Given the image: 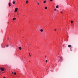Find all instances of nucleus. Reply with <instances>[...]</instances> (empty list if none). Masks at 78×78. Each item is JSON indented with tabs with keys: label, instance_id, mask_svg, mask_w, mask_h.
<instances>
[{
	"label": "nucleus",
	"instance_id": "a878e982",
	"mask_svg": "<svg viewBox=\"0 0 78 78\" xmlns=\"http://www.w3.org/2000/svg\"><path fill=\"white\" fill-rule=\"evenodd\" d=\"M12 74L14 73H13V72H12Z\"/></svg>",
	"mask_w": 78,
	"mask_h": 78
},
{
	"label": "nucleus",
	"instance_id": "bb28decb",
	"mask_svg": "<svg viewBox=\"0 0 78 78\" xmlns=\"http://www.w3.org/2000/svg\"><path fill=\"white\" fill-rule=\"evenodd\" d=\"M3 78H6V77H4Z\"/></svg>",
	"mask_w": 78,
	"mask_h": 78
},
{
	"label": "nucleus",
	"instance_id": "f3484780",
	"mask_svg": "<svg viewBox=\"0 0 78 78\" xmlns=\"http://www.w3.org/2000/svg\"><path fill=\"white\" fill-rule=\"evenodd\" d=\"M73 21H71V23H73Z\"/></svg>",
	"mask_w": 78,
	"mask_h": 78
},
{
	"label": "nucleus",
	"instance_id": "4468645a",
	"mask_svg": "<svg viewBox=\"0 0 78 78\" xmlns=\"http://www.w3.org/2000/svg\"><path fill=\"white\" fill-rule=\"evenodd\" d=\"M29 55L30 57H31V55H30V53L29 54Z\"/></svg>",
	"mask_w": 78,
	"mask_h": 78
},
{
	"label": "nucleus",
	"instance_id": "20e7f679",
	"mask_svg": "<svg viewBox=\"0 0 78 78\" xmlns=\"http://www.w3.org/2000/svg\"><path fill=\"white\" fill-rule=\"evenodd\" d=\"M19 48L20 50H22V48H21V47H19Z\"/></svg>",
	"mask_w": 78,
	"mask_h": 78
},
{
	"label": "nucleus",
	"instance_id": "423d86ee",
	"mask_svg": "<svg viewBox=\"0 0 78 78\" xmlns=\"http://www.w3.org/2000/svg\"><path fill=\"white\" fill-rule=\"evenodd\" d=\"M40 31H41V32H43V29H41L40 30Z\"/></svg>",
	"mask_w": 78,
	"mask_h": 78
},
{
	"label": "nucleus",
	"instance_id": "b1692460",
	"mask_svg": "<svg viewBox=\"0 0 78 78\" xmlns=\"http://www.w3.org/2000/svg\"><path fill=\"white\" fill-rule=\"evenodd\" d=\"M7 40L8 41H9V38H7Z\"/></svg>",
	"mask_w": 78,
	"mask_h": 78
},
{
	"label": "nucleus",
	"instance_id": "a211bd4d",
	"mask_svg": "<svg viewBox=\"0 0 78 78\" xmlns=\"http://www.w3.org/2000/svg\"><path fill=\"white\" fill-rule=\"evenodd\" d=\"M37 5H39V3L38 2H37Z\"/></svg>",
	"mask_w": 78,
	"mask_h": 78
},
{
	"label": "nucleus",
	"instance_id": "7ed1b4c3",
	"mask_svg": "<svg viewBox=\"0 0 78 78\" xmlns=\"http://www.w3.org/2000/svg\"><path fill=\"white\" fill-rule=\"evenodd\" d=\"M9 7H10L11 6V3H10V2L9 3Z\"/></svg>",
	"mask_w": 78,
	"mask_h": 78
},
{
	"label": "nucleus",
	"instance_id": "9b49d317",
	"mask_svg": "<svg viewBox=\"0 0 78 78\" xmlns=\"http://www.w3.org/2000/svg\"><path fill=\"white\" fill-rule=\"evenodd\" d=\"M16 18H14L13 19V20H16Z\"/></svg>",
	"mask_w": 78,
	"mask_h": 78
},
{
	"label": "nucleus",
	"instance_id": "393cba45",
	"mask_svg": "<svg viewBox=\"0 0 78 78\" xmlns=\"http://www.w3.org/2000/svg\"><path fill=\"white\" fill-rule=\"evenodd\" d=\"M61 14H62V12H61Z\"/></svg>",
	"mask_w": 78,
	"mask_h": 78
},
{
	"label": "nucleus",
	"instance_id": "cd10ccee",
	"mask_svg": "<svg viewBox=\"0 0 78 78\" xmlns=\"http://www.w3.org/2000/svg\"><path fill=\"white\" fill-rule=\"evenodd\" d=\"M56 9H54V10H56Z\"/></svg>",
	"mask_w": 78,
	"mask_h": 78
},
{
	"label": "nucleus",
	"instance_id": "9d476101",
	"mask_svg": "<svg viewBox=\"0 0 78 78\" xmlns=\"http://www.w3.org/2000/svg\"><path fill=\"white\" fill-rule=\"evenodd\" d=\"M44 3H46V1H44L43 2Z\"/></svg>",
	"mask_w": 78,
	"mask_h": 78
},
{
	"label": "nucleus",
	"instance_id": "4be33fe9",
	"mask_svg": "<svg viewBox=\"0 0 78 78\" xmlns=\"http://www.w3.org/2000/svg\"><path fill=\"white\" fill-rule=\"evenodd\" d=\"M27 45H28V46H30V44H27Z\"/></svg>",
	"mask_w": 78,
	"mask_h": 78
},
{
	"label": "nucleus",
	"instance_id": "f03ea898",
	"mask_svg": "<svg viewBox=\"0 0 78 78\" xmlns=\"http://www.w3.org/2000/svg\"><path fill=\"white\" fill-rule=\"evenodd\" d=\"M0 70H1V71H4V68L2 67L0 68Z\"/></svg>",
	"mask_w": 78,
	"mask_h": 78
},
{
	"label": "nucleus",
	"instance_id": "ddd939ff",
	"mask_svg": "<svg viewBox=\"0 0 78 78\" xmlns=\"http://www.w3.org/2000/svg\"><path fill=\"white\" fill-rule=\"evenodd\" d=\"M17 11V10H15V12H16Z\"/></svg>",
	"mask_w": 78,
	"mask_h": 78
},
{
	"label": "nucleus",
	"instance_id": "7c9ffc66",
	"mask_svg": "<svg viewBox=\"0 0 78 78\" xmlns=\"http://www.w3.org/2000/svg\"><path fill=\"white\" fill-rule=\"evenodd\" d=\"M1 73H3V72H1Z\"/></svg>",
	"mask_w": 78,
	"mask_h": 78
},
{
	"label": "nucleus",
	"instance_id": "f257e3e1",
	"mask_svg": "<svg viewBox=\"0 0 78 78\" xmlns=\"http://www.w3.org/2000/svg\"><path fill=\"white\" fill-rule=\"evenodd\" d=\"M60 61H58V62H62V58L61 57H60Z\"/></svg>",
	"mask_w": 78,
	"mask_h": 78
},
{
	"label": "nucleus",
	"instance_id": "2f4dec72",
	"mask_svg": "<svg viewBox=\"0 0 78 78\" xmlns=\"http://www.w3.org/2000/svg\"><path fill=\"white\" fill-rule=\"evenodd\" d=\"M29 62H30V61H29Z\"/></svg>",
	"mask_w": 78,
	"mask_h": 78
},
{
	"label": "nucleus",
	"instance_id": "412c9836",
	"mask_svg": "<svg viewBox=\"0 0 78 78\" xmlns=\"http://www.w3.org/2000/svg\"><path fill=\"white\" fill-rule=\"evenodd\" d=\"M56 30H56V29H55V31H56Z\"/></svg>",
	"mask_w": 78,
	"mask_h": 78
},
{
	"label": "nucleus",
	"instance_id": "6e6552de",
	"mask_svg": "<svg viewBox=\"0 0 78 78\" xmlns=\"http://www.w3.org/2000/svg\"><path fill=\"white\" fill-rule=\"evenodd\" d=\"M59 6H58V5H57V6H56V8H58V7Z\"/></svg>",
	"mask_w": 78,
	"mask_h": 78
},
{
	"label": "nucleus",
	"instance_id": "dca6fc26",
	"mask_svg": "<svg viewBox=\"0 0 78 78\" xmlns=\"http://www.w3.org/2000/svg\"><path fill=\"white\" fill-rule=\"evenodd\" d=\"M47 9V7H45V9Z\"/></svg>",
	"mask_w": 78,
	"mask_h": 78
},
{
	"label": "nucleus",
	"instance_id": "0eeeda50",
	"mask_svg": "<svg viewBox=\"0 0 78 78\" xmlns=\"http://www.w3.org/2000/svg\"><path fill=\"white\" fill-rule=\"evenodd\" d=\"M68 47H69V48H70V47H71V45H68Z\"/></svg>",
	"mask_w": 78,
	"mask_h": 78
},
{
	"label": "nucleus",
	"instance_id": "6ab92c4d",
	"mask_svg": "<svg viewBox=\"0 0 78 78\" xmlns=\"http://www.w3.org/2000/svg\"><path fill=\"white\" fill-rule=\"evenodd\" d=\"M14 75H16V73H14Z\"/></svg>",
	"mask_w": 78,
	"mask_h": 78
},
{
	"label": "nucleus",
	"instance_id": "5701e85b",
	"mask_svg": "<svg viewBox=\"0 0 78 78\" xmlns=\"http://www.w3.org/2000/svg\"><path fill=\"white\" fill-rule=\"evenodd\" d=\"M50 1H51V2H52L53 1V0H50Z\"/></svg>",
	"mask_w": 78,
	"mask_h": 78
},
{
	"label": "nucleus",
	"instance_id": "f8f14e48",
	"mask_svg": "<svg viewBox=\"0 0 78 78\" xmlns=\"http://www.w3.org/2000/svg\"><path fill=\"white\" fill-rule=\"evenodd\" d=\"M15 3H16V2H15V1H13V4H15Z\"/></svg>",
	"mask_w": 78,
	"mask_h": 78
},
{
	"label": "nucleus",
	"instance_id": "aec40b11",
	"mask_svg": "<svg viewBox=\"0 0 78 78\" xmlns=\"http://www.w3.org/2000/svg\"><path fill=\"white\" fill-rule=\"evenodd\" d=\"M46 62H48V61L47 60H46Z\"/></svg>",
	"mask_w": 78,
	"mask_h": 78
},
{
	"label": "nucleus",
	"instance_id": "39448f33",
	"mask_svg": "<svg viewBox=\"0 0 78 78\" xmlns=\"http://www.w3.org/2000/svg\"><path fill=\"white\" fill-rule=\"evenodd\" d=\"M26 3L27 4H28V0L26 1Z\"/></svg>",
	"mask_w": 78,
	"mask_h": 78
},
{
	"label": "nucleus",
	"instance_id": "2eb2a0df",
	"mask_svg": "<svg viewBox=\"0 0 78 78\" xmlns=\"http://www.w3.org/2000/svg\"><path fill=\"white\" fill-rule=\"evenodd\" d=\"M6 47H9V45H7Z\"/></svg>",
	"mask_w": 78,
	"mask_h": 78
},
{
	"label": "nucleus",
	"instance_id": "c756f323",
	"mask_svg": "<svg viewBox=\"0 0 78 78\" xmlns=\"http://www.w3.org/2000/svg\"><path fill=\"white\" fill-rule=\"evenodd\" d=\"M45 57H46V56H45Z\"/></svg>",
	"mask_w": 78,
	"mask_h": 78
},
{
	"label": "nucleus",
	"instance_id": "1a4fd4ad",
	"mask_svg": "<svg viewBox=\"0 0 78 78\" xmlns=\"http://www.w3.org/2000/svg\"><path fill=\"white\" fill-rule=\"evenodd\" d=\"M18 10V8H16L15 9V10Z\"/></svg>",
	"mask_w": 78,
	"mask_h": 78
},
{
	"label": "nucleus",
	"instance_id": "c85d7f7f",
	"mask_svg": "<svg viewBox=\"0 0 78 78\" xmlns=\"http://www.w3.org/2000/svg\"><path fill=\"white\" fill-rule=\"evenodd\" d=\"M17 15L19 16V13H17Z\"/></svg>",
	"mask_w": 78,
	"mask_h": 78
}]
</instances>
